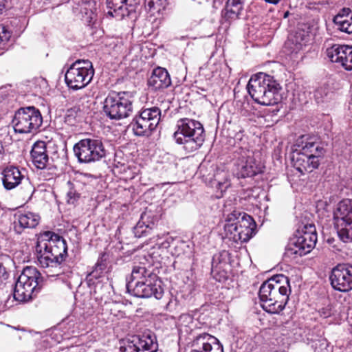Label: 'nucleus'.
Listing matches in <instances>:
<instances>
[{"mask_svg": "<svg viewBox=\"0 0 352 352\" xmlns=\"http://www.w3.org/2000/svg\"><path fill=\"white\" fill-rule=\"evenodd\" d=\"M234 153V173L237 177H250L261 172V167L256 164L253 152L247 146H239Z\"/></svg>", "mask_w": 352, "mask_h": 352, "instance_id": "15", "label": "nucleus"}, {"mask_svg": "<svg viewBox=\"0 0 352 352\" xmlns=\"http://www.w3.org/2000/svg\"><path fill=\"white\" fill-rule=\"evenodd\" d=\"M56 272V276H58L62 273L60 267H58V270Z\"/></svg>", "mask_w": 352, "mask_h": 352, "instance_id": "47", "label": "nucleus"}, {"mask_svg": "<svg viewBox=\"0 0 352 352\" xmlns=\"http://www.w3.org/2000/svg\"><path fill=\"white\" fill-rule=\"evenodd\" d=\"M289 14V12H286L284 14V17L286 18Z\"/></svg>", "mask_w": 352, "mask_h": 352, "instance_id": "49", "label": "nucleus"}, {"mask_svg": "<svg viewBox=\"0 0 352 352\" xmlns=\"http://www.w3.org/2000/svg\"><path fill=\"white\" fill-rule=\"evenodd\" d=\"M347 19H349V18H345L340 14H337L333 18V22L337 25L338 29L341 30L344 26L345 22H346Z\"/></svg>", "mask_w": 352, "mask_h": 352, "instance_id": "36", "label": "nucleus"}, {"mask_svg": "<svg viewBox=\"0 0 352 352\" xmlns=\"http://www.w3.org/2000/svg\"><path fill=\"white\" fill-rule=\"evenodd\" d=\"M170 84L171 80L168 71L162 67L155 69L148 80V86L155 90L167 88Z\"/></svg>", "mask_w": 352, "mask_h": 352, "instance_id": "24", "label": "nucleus"}, {"mask_svg": "<svg viewBox=\"0 0 352 352\" xmlns=\"http://www.w3.org/2000/svg\"><path fill=\"white\" fill-rule=\"evenodd\" d=\"M317 232L314 224L304 225L297 230L296 235L290 239L285 249V255L296 258L309 253L317 242Z\"/></svg>", "mask_w": 352, "mask_h": 352, "instance_id": "7", "label": "nucleus"}, {"mask_svg": "<svg viewBox=\"0 0 352 352\" xmlns=\"http://www.w3.org/2000/svg\"><path fill=\"white\" fill-rule=\"evenodd\" d=\"M73 150L80 163L96 162L106 155L104 145L98 139H82L74 144Z\"/></svg>", "mask_w": 352, "mask_h": 352, "instance_id": "14", "label": "nucleus"}, {"mask_svg": "<svg viewBox=\"0 0 352 352\" xmlns=\"http://www.w3.org/2000/svg\"><path fill=\"white\" fill-rule=\"evenodd\" d=\"M14 217V230L19 234H21L24 229L36 228L41 219L38 214L30 212L15 214Z\"/></svg>", "mask_w": 352, "mask_h": 352, "instance_id": "23", "label": "nucleus"}, {"mask_svg": "<svg viewBox=\"0 0 352 352\" xmlns=\"http://www.w3.org/2000/svg\"><path fill=\"white\" fill-rule=\"evenodd\" d=\"M133 96L127 91L109 94L104 101L103 111L111 120L129 117L133 111Z\"/></svg>", "mask_w": 352, "mask_h": 352, "instance_id": "8", "label": "nucleus"}, {"mask_svg": "<svg viewBox=\"0 0 352 352\" xmlns=\"http://www.w3.org/2000/svg\"><path fill=\"white\" fill-rule=\"evenodd\" d=\"M229 254L227 251H222L212 257L211 274L219 281L228 278L226 267L229 266Z\"/></svg>", "mask_w": 352, "mask_h": 352, "instance_id": "22", "label": "nucleus"}, {"mask_svg": "<svg viewBox=\"0 0 352 352\" xmlns=\"http://www.w3.org/2000/svg\"><path fill=\"white\" fill-rule=\"evenodd\" d=\"M191 352H223V346L219 340L207 333H203L195 337L192 343Z\"/></svg>", "mask_w": 352, "mask_h": 352, "instance_id": "20", "label": "nucleus"}, {"mask_svg": "<svg viewBox=\"0 0 352 352\" xmlns=\"http://www.w3.org/2000/svg\"><path fill=\"white\" fill-rule=\"evenodd\" d=\"M94 69L89 60H78L67 69L65 80L67 85L74 90L85 87L92 80Z\"/></svg>", "mask_w": 352, "mask_h": 352, "instance_id": "10", "label": "nucleus"}, {"mask_svg": "<svg viewBox=\"0 0 352 352\" xmlns=\"http://www.w3.org/2000/svg\"><path fill=\"white\" fill-rule=\"evenodd\" d=\"M136 341H134V337L132 338V340H127L124 342V344L120 346V351L121 352H141V349H140L139 346H137Z\"/></svg>", "mask_w": 352, "mask_h": 352, "instance_id": "32", "label": "nucleus"}, {"mask_svg": "<svg viewBox=\"0 0 352 352\" xmlns=\"http://www.w3.org/2000/svg\"><path fill=\"white\" fill-rule=\"evenodd\" d=\"M290 292L288 278L283 274L265 281L258 292L262 308L270 314H279L285 309Z\"/></svg>", "mask_w": 352, "mask_h": 352, "instance_id": "1", "label": "nucleus"}, {"mask_svg": "<svg viewBox=\"0 0 352 352\" xmlns=\"http://www.w3.org/2000/svg\"><path fill=\"white\" fill-rule=\"evenodd\" d=\"M31 157L33 164L37 168L43 169L47 167L49 157L44 142H36L33 145L31 151Z\"/></svg>", "mask_w": 352, "mask_h": 352, "instance_id": "25", "label": "nucleus"}, {"mask_svg": "<svg viewBox=\"0 0 352 352\" xmlns=\"http://www.w3.org/2000/svg\"><path fill=\"white\" fill-rule=\"evenodd\" d=\"M351 12V10L350 8H344L341 9L338 14H340L341 16H342L345 18H348V16Z\"/></svg>", "mask_w": 352, "mask_h": 352, "instance_id": "40", "label": "nucleus"}, {"mask_svg": "<svg viewBox=\"0 0 352 352\" xmlns=\"http://www.w3.org/2000/svg\"><path fill=\"white\" fill-rule=\"evenodd\" d=\"M6 3V0H0V12L3 10L5 8Z\"/></svg>", "mask_w": 352, "mask_h": 352, "instance_id": "45", "label": "nucleus"}, {"mask_svg": "<svg viewBox=\"0 0 352 352\" xmlns=\"http://www.w3.org/2000/svg\"><path fill=\"white\" fill-rule=\"evenodd\" d=\"M220 174L221 173H217L214 175V184H215L216 188L222 193L230 186V184L227 180H225L224 182L220 181Z\"/></svg>", "mask_w": 352, "mask_h": 352, "instance_id": "35", "label": "nucleus"}, {"mask_svg": "<svg viewBox=\"0 0 352 352\" xmlns=\"http://www.w3.org/2000/svg\"><path fill=\"white\" fill-rule=\"evenodd\" d=\"M329 280L335 290L344 293L352 290V264H338L332 269Z\"/></svg>", "mask_w": 352, "mask_h": 352, "instance_id": "17", "label": "nucleus"}, {"mask_svg": "<svg viewBox=\"0 0 352 352\" xmlns=\"http://www.w3.org/2000/svg\"><path fill=\"white\" fill-rule=\"evenodd\" d=\"M29 186H30V192H33L34 190H33L32 186L30 184H29Z\"/></svg>", "mask_w": 352, "mask_h": 352, "instance_id": "48", "label": "nucleus"}, {"mask_svg": "<svg viewBox=\"0 0 352 352\" xmlns=\"http://www.w3.org/2000/svg\"><path fill=\"white\" fill-rule=\"evenodd\" d=\"M140 0H106V15L121 21L131 17L136 12Z\"/></svg>", "mask_w": 352, "mask_h": 352, "instance_id": "18", "label": "nucleus"}, {"mask_svg": "<svg viewBox=\"0 0 352 352\" xmlns=\"http://www.w3.org/2000/svg\"><path fill=\"white\" fill-rule=\"evenodd\" d=\"M243 1L228 0L226 6L225 17L227 19H236L243 9Z\"/></svg>", "mask_w": 352, "mask_h": 352, "instance_id": "30", "label": "nucleus"}, {"mask_svg": "<svg viewBox=\"0 0 352 352\" xmlns=\"http://www.w3.org/2000/svg\"><path fill=\"white\" fill-rule=\"evenodd\" d=\"M11 35V32L7 30L4 26L0 27V50L6 49Z\"/></svg>", "mask_w": 352, "mask_h": 352, "instance_id": "34", "label": "nucleus"}, {"mask_svg": "<svg viewBox=\"0 0 352 352\" xmlns=\"http://www.w3.org/2000/svg\"><path fill=\"white\" fill-rule=\"evenodd\" d=\"M161 109L157 107L143 108L138 116L131 122L130 126L138 136L149 135L160 121Z\"/></svg>", "mask_w": 352, "mask_h": 352, "instance_id": "13", "label": "nucleus"}, {"mask_svg": "<svg viewBox=\"0 0 352 352\" xmlns=\"http://www.w3.org/2000/svg\"><path fill=\"white\" fill-rule=\"evenodd\" d=\"M150 217L151 215L148 213L142 214L140 219L133 228V233L135 237L140 238L146 236L153 228V223L146 224L145 220L148 219Z\"/></svg>", "mask_w": 352, "mask_h": 352, "instance_id": "28", "label": "nucleus"}, {"mask_svg": "<svg viewBox=\"0 0 352 352\" xmlns=\"http://www.w3.org/2000/svg\"><path fill=\"white\" fill-rule=\"evenodd\" d=\"M150 215H151V217L148 219H146V224H148L150 223H153V228L155 227V219H154V217H153V215L150 213V212H148Z\"/></svg>", "mask_w": 352, "mask_h": 352, "instance_id": "43", "label": "nucleus"}, {"mask_svg": "<svg viewBox=\"0 0 352 352\" xmlns=\"http://www.w3.org/2000/svg\"><path fill=\"white\" fill-rule=\"evenodd\" d=\"M144 3L145 6L148 7L150 10L152 9H157L154 0H145Z\"/></svg>", "mask_w": 352, "mask_h": 352, "instance_id": "41", "label": "nucleus"}, {"mask_svg": "<svg viewBox=\"0 0 352 352\" xmlns=\"http://www.w3.org/2000/svg\"><path fill=\"white\" fill-rule=\"evenodd\" d=\"M308 41V35L304 31H296L291 35L285 43L286 46L292 50V52L297 53Z\"/></svg>", "mask_w": 352, "mask_h": 352, "instance_id": "26", "label": "nucleus"}, {"mask_svg": "<svg viewBox=\"0 0 352 352\" xmlns=\"http://www.w3.org/2000/svg\"><path fill=\"white\" fill-rule=\"evenodd\" d=\"M280 83L274 76L260 72L250 78L247 89L255 102L263 106L277 104L281 99Z\"/></svg>", "mask_w": 352, "mask_h": 352, "instance_id": "4", "label": "nucleus"}, {"mask_svg": "<svg viewBox=\"0 0 352 352\" xmlns=\"http://www.w3.org/2000/svg\"><path fill=\"white\" fill-rule=\"evenodd\" d=\"M151 275L155 274L149 272L145 267L141 265L135 266L133 268L129 281H133V283L140 282V280L144 281L145 279L148 278V276H151Z\"/></svg>", "mask_w": 352, "mask_h": 352, "instance_id": "31", "label": "nucleus"}, {"mask_svg": "<svg viewBox=\"0 0 352 352\" xmlns=\"http://www.w3.org/2000/svg\"><path fill=\"white\" fill-rule=\"evenodd\" d=\"M255 223L251 216L239 210L227 215L224 231L226 237L236 243L248 241L254 234Z\"/></svg>", "mask_w": 352, "mask_h": 352, "instance_id": "6", "label": "nucleus"}, {"mask_svg": "<svg viewBox=\"0 0 352 352\" xmlns=\"http://www.w3.org/2000/svg\"><path fill=\"white\" fill-rule=\"evenodd\" d=\"M341 31L349 34H352V16L345 22V25Z\"/></svg>", "mask_w": 352, "mask_h": 352, "instance_id": "39", "label": "nucleus"}, {"mask_svg": "<svg viewBox=\"0 0 352 352\" xmlns=\"http://www.w3.org/2000/svg\"><path fill=\"white\" fill-rule=\"evenodd\" d=\"M335 228L344 243L352 242V199L340 201L333 212Z\"/></svg>", "mask_w": 352, "mask_h": 352, "instance_id": "12", "label": "nucleus"}, {"mask_svg": "<svg viewBox=\"0 0 352 352\" xmlns=\"http://www.w3.org/2000/svg\"><path fill=\"white\" fill-rule=\"evenodd\" d=\"M327 56L333 63L346 70H352V47L348 45H333L327 49Z\"/></svg>", "mask_w": 352, "mask_h": 352, "instance_id": "19", "label": "nucleus"}, {"mask_svg": "<svg viewBox=\"0 0 352 352\" xmlns=\"http://www.w3.org/2000/svg\"><path fill=\"white\" fill-rule=\"evenodd\" d=\"M157 10H160L161 8H164L166 4V0H154Z\"/></svg>", "mask_w": 352, "mask_h": 352, "instance_id": "42", "label": "nucleus"}, {"mask_svg": "<svg viewBox=\"0 0 352 352\" xmlns=\"http://www.w3.org/2000/svg\"><path fill=\"white\" fill-rule=\"evenodd\" d=\"M43 278L34 267H26L19 276L14 288V298L19 302L28 301L43 285Z\"/></svg>", "mask_w": 352, "mask_h": 352, "instance_id": "9", "label": "nucleus"}, {"mask_svg": "<svg viewBox=\"0 0 352 352\" xmlns=\"http://www.w3.org/2000/svg\"><path fill=\"white\" fill-rule=\"evenodd\" d=\"M319 315L323 318H327L331 316L332 309L331 305H327L326 307H322L318 310Z\"/></svg>", "mask_w": 352, "mask_h": 352, "instance_id": "37", "label": "nucleus"}, {"mask_svg": "<svg viewBox=\"0 0 352 352\" xmlns=\"http://www.w3.org/2000/svg\"><path fill=\"white\" fill-rule=\"evenodd\" d=\"M42 123L40 111L33 106L20 108L12 120L14 131L19 133H35Z\"/></svg>", "mask_w": 352, "mask_h": 352, "instance_id": "11", "label": "nucleus"}, {"mask_svg": "<svg viewBox=\"0 0 352 352\" xmlns=\"http://www.w3.org/2000/svg\"><path fill=\"white\" fill-rule=\"evenodd\" d=\"M265 1L269 3L277 4L280 0H265Z\"/></svg>", "mask_w": 352, "mask_h": 352, "instance_id": "46", "label": "nucleus"}, {"mask_svg": "<svg viewBox=\"0 0 352 352\" xmlns=\"http://www.w3.org/2000/svg\"><path fill=\"white\" fill-rule=\"evenodd\" d=\"M36 252L41 267L56 268L67 255V243L62 236L47 231L38 238Z\"/></svg>", "mask_w": 352, "mask_h": 352, "instance_id": "2", "label": "nucleus"}, {"mask_svg": "<svg viewBox=\"0 0 352 352\" xmlns=\"http://www.w3.org/2000/svg\"><path fill=\"white\" fill-rule=\"evenodd\" d=\"M6 274V268L3 266L2 263L0 262V278Z\"/></svg>", "mask_w": 352, "mask_h": 352, "instance_id": "44", "label": "nucleus"}, {"mask_svg": "<svg viewBox=\"0 0 352 352\" xmlns=\"http://www.w3.org/2000/svg\"><path fill=\"white\" fill-rule=\"evenodd\" d=\"M67 184L69 188V190L67 192L68 202L74 204L80 198V193L77 192L76 189L75 188L74 184L72 182L69 181Z\"/></svg>", "mask_w": 352, "mask_h": 352, "instance_id": "33", "label": "nucleus"}, {"mask_svg": "<svg viewBox=\"0 0 352 352\" xmlns=\"http://www.w3.org/2000/svg\"><path fill=\"white\" fill-rule=\"evenodd\" d=\"M134 341H136L137 346L141 349V352H158L157 350V343L154 342L153 337L149 335H143L142 337L133 336Z\"/></svg>", "mask_w": 352, "mask_h": 352, "instance_id": "27", "label": "nucleus"}, {"mask_svg": "<svg viewBox=\"0 0 352 352\" xmlns=\"http://www.w3.org/2000/svg\"><path fill=\"white\" fill-rule=\"evenodd\" d=\"M126 289L133 296L148 298L155 297L156 299H161L164 294V290L161 286V282L157 279V275H151L145 280L133 283L128 281Z\"/></svg>", "mask_w": 352, "mask_h": 352, "instance_id": "16", "label": "nucleus"}, {"mask_svg": "<svg viewBox=\"0 0 352 352\" xmlns=\"http://www.w3.org/2000/svg\"><path fill=\"white\" fill-rule=\"evenodd\" d=\"M106 268L107 263L105 260H104L102 257L100 258L94 267L93 270L86 276V281L89 286L95 284V280L102 276Z\"/></svg>", "mask_w": 352, "mask_h": 352, "instance_id": "29", "label": "nucleus"}, {"mask_svg": "<svg viewBox=\"0 0 352 352\" xmlns=\"http://www.w3.org/2000/svg\"><path fill=\"white\" fill-rule=\"evenodd\" d=\"M1 175L3 186L8 190L15 188L25 179V175L19 167L14 166H7Z\"/></svg>", "mask_w": 352, "mask_h": 352, "instance_id": "21", "label": "nucleus"}, {"mask_svg": "<svg viewBox=\"0 0 352 352\" xmlns=\"http://www.w3.org/2000/svg\"><path fill=\"white\" fill-rule=\"evenodd\" d=\"M176 127L173 138L176 143L183 145L187 152H193L203 144L205 139L204 129L199 121L187 118H182L177 121Z\"/></svg>", "mask_w": 352, "mask_h": 352, "instance_id": "5", "label": "nucleus"}, {"mask_svg": "<svg viewBox=\"0 0 352 352\" xmlns=\"http://www.w3.org/2000/svg\"><path fill=\"white\" fill-rule=\"evenodd\" d=\"M295 146L297 148L292 153V163L299 173H311L318 168L326 152L321 142L302 136Z\"/></svg>", "mask_w": 352, "mask_h": 352, "instance_id": "3", "label": "nucleus"}, {"mask_svg": "<svg viewBox=\"0 0 352 352\" xmlns=\"http://www.w3.org/2000/svg\"><path fill=\"white\" fill-rule=\"evenodd\" d=\"M323 94L327 96V91L325 89L321 88V89H318L316 91L314 96L317 100V102H322L324 101Z\"/></svg>", "mask_w": 352, "mask_h": 352, "instance_id": "38", "label": "nucleus"}]
</instances>
